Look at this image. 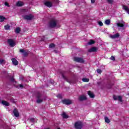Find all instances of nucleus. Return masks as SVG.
Listing matches in <instances>:
<instances>
[{
  "instance_id": "f257e3e1",
  "label": "nucleus",
  "mask_w": 129,
  "mask_h": 129,
  "mask_svg": "<svg viewBox=\"0 0 129 129\" xmlns=\"http://www.w3.org/2000/svg\"><path fill=\"white\" fill-rule=\"evenodd\" d=\"M48 25L50 28H55L57 26V20L54 18L51 19L48 22Z\"/></svg>"
},
{
  "instance_id": "f03ea898",
  "label": "nucleus",
  "mask_w": 129,
  "mask_h": 129,
  "mask_svg": "<svg viewBox=\"0 0 129 129\" xmlns=\"http://www.w3.org/2000/svg\"><path fill=\"white\" fill-rule=\"evenodd\" d=\"M82 122L80 121H77L75 123V128L76 129H81L82 128Z\"/></svg>"
},
{
  "instance_id": "7ed1b4c3",
  "label": "nucleus",
  "mask_w": 129,
  "mask_h": 129,
  "mask_svg": "<svg viewBox=\"0 0 129 129\" xmlns=\"http://www.w3.org/2000/svg\"><path fill=\"white\" fill-rule=\"evenodd\" d=\"M23 18L24 20H27V21H31L34 19V16L32 14H29V15H23Z\"/></svg>"
},
{
  "instance_id": "20e7f679",
  "label": "nucleus",
  "mask_w": 129,
  "mask_h": 129,
  "mask_svg": "<svg viewBox=\"0 0 129 129\" xmlns=\"http://www.w3.org/2000/svg\"><path fill=\"white\" fill-rule=\"evenodd\" d=\"M61 102L63 103V104H66V105H70V104H72V101L67 99L62 100Z\"/></svg>"
},
{
  "instance_id": "39448f33",
  "label": "nucleus",
  "mask_w": 129,
  "mask_h": 129,
  "mask_svg": "<svg viewBox=\"0 0 129 129\" xmlns=\"http://www.w3.org/2000/svg\"><path fill=\"white\" fill-rule=\"evenodd\" d=\"M7 42L10 46V47H15V46L16 45V43H15L14 40L12 39H8L7 40Z\"/></svg>"
},
{
  "instance_id": "423d86ee",
  "label": "nucleus",
  "mask_w": 129,
  "mask_h": 129,
  "mask_svg": "<svg viewBox=\"0 0 129 129\" xmlns=\"http://www.w3.org/2000/svg\"><path fill=\"white\" fill-rule=\"evenodd\" d=\"M74 61L78 63H84V59L81 57H75L74 58Z\"/></svg>"
},
{
  "instance_id": "0eeeda50",
  "label": "nucleus",
  "mask_w": 129,
  "mask_h": 129,
  "mask_svg": "<svg viewBox=\"0 0 129 129\" xmlns=\"http://www.w3.org/2000/svg\"><path fill=\"white\" fill-rule=\"evenodd\" d=\"M44 4L48 8H52V7H53V3L50 1H46Z\"/></svg>"
},
{
  "instance_id": "6e6552de",
  "label": "nucleus",
  "mask_w": 129,
  "mask_h": 129,
  "mask_svg": "<svg viewBox=\"0 0 129 129\" xmlns=\"http://www.w3.org/2000/svg\"><path fill=\"white\" fill-rule=\"evenodd\" d=\"M13 113L16 117H19L20 116V113H19V111H18V109L17 108L14 109Z\"/></svg>"
},
{
  "instance_id": "1a4fd4ad",
  "label": "nucleus",
  "mask_w": 129,
  "mask_h": 129,
  "mask_svg": "<svg viewBox=\"0 0 129 129\" xmlns=\"http://www.w3.org/2000/svg\"><path fill=\"white\" fill-rule=\"evenodd\" d=\"M86 99H87V98L83 95L79 97V100H80V101H83L84 100H86Z\"/></svg>"
},
{
  "instance_id": "9d476101",
  "label": "nucleus",
  "mask_w": 129,
  "mask_h": 129,
  "mask_svg": "<svg viewBox=\"0 0 129 129\" xmlns=\"http://www.w3.org/2000/svg\"><path fill=\"white\" fill-rule=\"evenodd\" d=\"M97 51V47H93L88 50V52L91 53L92 52H96Z\"/></svg>"
},
{
  "instance_id": "9b49d317",
  "label": "nucleus",
  "mask_w": 129,
  "mask_h": 129,
  "mask_svg": "<svg viewBox=\"0 0 129 129\" xmlns=\"http://www.w3.org/2000/svg\"><path fill=\"white\" fill-rule=\"evenodd\" d=\"M12 61L13 65L17 66V65L19 64V62L16 59V58H12Z\"/></svg>"
},
{
  "instance_id": "f8f14e48",
  "label": "nucleus",
  "mask_w": 129,
  "mask_h": 129,
  "mask_svg": "<svg viewBox=\"0 0 129 129\" xmlns=\"http://www.w3.org/2000/svg\"><path fill=\"white\" fill-rule=\"evenodd\" d=\"M19 52L20 53H23L24 56H28V52H26V51L23 49H20Z\"/></svg>"
},
{
  "instance_id": "ddd939ff",
  "label": "nucleus",
  "mask_w": 129,
  "mask_h": 129,
  "mask_svg": "<svg viewBox=\"0 0 129 129\" xmlns=\"http://www.w3.org/2000/svg\"><path fill=\"white\" fill-rule=\"evenodd\" d=\"M61 76L63 79L67 81V82H69V81L68 80V79H67V77H66L64 75L65 74V72H62L61 73Z\"/></svg>"
},
{
  "instance_id": "4468645a",
  "label": "nucleus",
  "mask_w": 129,
  "mask_h": 129,
  "mask_svg": "<svg viewBox=\"0 0 129 129\" xmlns=\"http://www.w3.org/2000/svg\"><path fill=\"white\" fill-rule=\"evenodd\" d=\"M16 6L17 7H23V6H24V2L22 1H18L16 4Z\"/></svg>"
},
{
  "instance_id": "2eb2a0df",
  "label": "nucleus",
  "mask_w": 129,
  "mask_h": 129,
  "mask_svg": "<svg viewBox=\"0 0 129 129\" xmlns=\"http://www.w3.org/2000/svg\"><path fill=\"white\" fill-rule=\"evenodd\" d=\"M111 38L112 39H115L116 38H119V33H117L113 35H111Z\"/></svg>"
},
{
  "instance_id": "dca6fc26",
  "label": "nucleus",
  "mask_w": 129,
  "mask_h": 129,
  "mask_svg": "<svg viewBox=\"0 0 129 129\" xmlns=\"http://www.w3.org/2000/svg\"><path fill=\"white\" fill-rule=\"evenodd\" d=\"M2 103L3 105H5L6 106H10V103L7 102V101L3 100Z\"/></svg>"
},
{
  "instance_id": "f3484780",
  "label": "nucleus",
  "mask_w": 129,
  "mask_h": 129,
  "mask_svg": "<svg viewBox=\"0 0 129 129\" xmlns=\"http://www.w3.org/2000/svg\"><path fill=\"white\" fill-rule=\"evenodd\" d=\"M88 94L91 98H94V94L91 92V91H89L88 92Z\"/></svg>"
},
{
  "instance_id": "a211bd4d",
  "label": "nucleus",
  "mask_w": 129,
  "mask_h": 129,
  "mask_svg": "<svg viewBox=\"0 0 129 129\" xmlns=\"http://www.w3.org/2000/svg\"><path fill=\"white\" fill-rule=\"evenodd\" d=\"M61 116L63 117V118H69V116H68L67 114H66V113L65 112H63V113L61 114Z\"/></svg>"
},
{
  "instance_id": "6ab92c4d",
  "label": "nucleus",
  "mask_w": 129,
  "mask_h": 129,
  "mask_svg": "<svg viewBox=\"0 0 129 129\" xmlns=\"http://www.w3.org/2000/svg\"><path fill=\"white\" fill-rule=\"evenodd\" d=\"M95 44V41L92 39H91L89 42H88V45H93Z\"/></svg>"
},
{
  "instance_id": "aec40b11",
  "label": "nucleus",
  "mask_w": 129,
  "mask_h": 129,
  "mask_svg": "<svg viewBox=\"0 0 129 129\" xmlns=\"http://www.w3.org/2000/svg\"><path fill=\"white\" fill-rule=\"evenodd\" d=\"M117 26L119 27L120 28H123V27H124V24L120 23H117Z\"/></svg>"
},
{
  "instance_id": "412c9836",
  "label": "nucleus",
  "mask_w": 129,
  "mask_h": 129,
  "mask_svg": "<svg viewBox=\"0 0 129 129\" xmlns=\"http://www.w3.org/2000/svg\"><path fill=\"white\" fill-rule=\"evenodd\" d=\"M5 20H7V18L6 17L3 16H0V22H3Z\"/></svg>"
},
{
  "instance_id": "4be33fe9",
  "label": "nucleus",
  "mask_w": 129,
  "mask_h": 129,
  "mask_svg": "<svg viewBox=\"0 0 129 129\" xmlns=\"http://www.w3.org/2000/svg\"><path fill=\"white\" fill-rule=\"evenodd\" d=\"M111 86H112V84H111V82H109L107 83V87L110 89V88H111Z\"/></svg>"
},
{
  "instance_id": "5701e85b",
  "label": "nucleus",
  "mask_w": 129,
  "mask_h": 129,
  "mask_svg": "<svg viewBox=\"0 0 129 129\" xmlns=\"http://www.w3.org/2000/svg\"><path fill=\"white\" fill-rule=\"evenodd\" d=\"M36 97H37V98H38V99H39L40 98H41L42 97V95L41 94V93L40 92H37Z\"/></svg>"
},
{
  "instance_id": "b1692460",
  "label": "nucleus",
  "mask_w": 129,
  "mask_h": 129,
  "mask_svg": "<svg viewBox=\"0 0 129 129\" xmlns=\"http://www.w3.org/2000/svg\"><path fill=\"white\" fill-rule=\"evenodd\" d=\"M105 121L107 123H109V122H110V120H109V119H108V117L106 116V117H105Z\"/></svg>"
},
{
  "instance_id": "393cba45",
  "label": "nucleus",
  "mask_w": 129,
  "mask_h": 129,
  "mask_svg": "<svg viewBox=\"0 0 129 129\" xmlns=\"http://www.w3.org/2000/svg\"><path fill=\"white\" fill-rule=\"evenodd\" d=\"M123 10H124V11H126V12H127L129 10L128 7H127L125 5L123 6Z\"/></svg>"
},
{
  "instance_id": "a878e982",
  "label": "nucleus",
  "mask_w": 129,
  "mask_h": 129,
  "mask_svg": "<svg viewBox=\"0 0 129 129\" xmlns=\"http://www.w3.org/2000/svg\"><path fill=\"white\" fill-rule=\"evenodd\" d=\"M15 32H16V33H17V34H19V33H20V32H21V28H20V27L17 28L15 30Z\"/></svg>"
},
{
  "instance_id": "bb28decb",
  "label": "nucleus",
  "mask_w": 129,
  "mask_h": 129,
  "mask_svg": "<svg viewBox=\"0 0 129 129\" xmlns=\"http://www.w3.org/2000/svg\"><path fill=\"white\" fill-rule=\"evenodd\" d=\"M10 28H11V26H10V25H9L8 24L5 26V30H10Z\"/></svg>"
},
{
  "instance_id": "cd10ccee",
  "label": "nucleus",
  "mask_w": 129,
  "mask_h": 129,
  "mask_svg": "<svg viewBox=\"0 0 129 129\" xmlns=\"http://www.w3.org/2000/svg\"><path fill=\"white\" fill-rule=\"evenodd\" d=\"M82 81L83 82H89V79H87V78H83L82 79Z\"/></svg>"
},
{
  "instance_id": "c85d7f7f",
  "label": "nucleus",
  "mask_w": 129,
  "mask_h": 129,
  "mask_svg": "<svg viewBox=\"0 0 129 129\" xmlns=\"http://www.w3.org/2000/svg\"><path fill=\"white\" fill-rule=\"evenodd\" d=\"M105 24H106V25H110V20L107 19V20H105Z\"/></svg>"
},
{
  "instance_id": "c756f323",
  "label": "nucleus",
  "mask_w": 129,
  "mask_h": 129,
  "mask_svg": "<svg viewBox=\"0 0 129 129\" xmlns=\"http://www.w3.org/2000/svg\"><path fill=\"white\" fill-rule=\"evenodd\" d=\"M117 99L120 102H122V97L121 96H118Z\"/></svg>"
},
{
  "instance_id": "7c9ffc66",
  "label": "nucleus",
  "mask_w": 129,
  "mask_h": 129,
  "mask_svg": "<svg viewBox=\"0 0 129 129\" xmlns=\"http://www.w3.org/2000/svg\"><path fill=\"white\" fill-rule=\"evenodd\" d=\"M97 73H98V74H101V73H102V71H101V70L98 69L97 70Z\"/></svg>"
},
{
  "instance_id": "2f4dec72",
  "label": "nucleus",
  "mask_w": 129,
  "mask_h": 129,
  "mask_svg": "<svg viewBox=\"0 0 129 129\" xmlns=\"http://www.w3.org/2000/svg\"><path fill=\"white\" fill-rule=\"evenodd\" d=\"M57 98H59V99H62V95H61V94H58L57 96Z\"/></svg>"
},
{
  "instance_id": "473e14b6",
  "label": "nucleus",
  "mask_w": 129,
  "mask_h": 129,
  "mask_svg": "<svg viewBox=\"0 0 129 129\" xmlns=\"http://www.w3.org/2000/svg\"><path fill=\"white\" fill-rule=\"evenodd\" d=\"M37 102L38 103H40L41 102H43V99H38L37 100Z\"/></svg>"
},
{
  "instance_id": "72a5a7b5",
  "label": "nucleus",
  "mask_w": 129,
  "mask_h": 129,
  "mask_svg": "<svg viewBox=\"0 0 129 129\" xmlns=\"http://www.w3.org/2000/svg\"><path fill=\"white\" fill-rule=\"evenodd\" d=\"M98 24L99 26H100V27L103 26V23L101 21H99L98 22Z\"/></svg>"
},
{
  "instance_id": "f704fd0d",
  "label": "nucleus",
  "mask_w": 129,
  "mask_h": 129,
  "mask_svg": "<svg viewBox=\"0 0 129 129\" xmlns=\"http://www.w3.org/2000/svg\"><path fill=\"white\" fill-rule=\"evenodd\" d=\"M49 48H54L55 47V44L53 43H51L49 44Z\"/></svg>"
},
{
  "instance_id": "c9c22d12",
  "label": "nucleus",
  "mask_w": 129,
  "mask_h": 129,
  "mask_svg": "<svg viewBox=\"0 0 129 129\" xmlns=\"http://www.w3.org/2000/svg\"><path fill=\"white\" fill-rule=\"evenodd\" d=\"M110 59L112 60V61H115V57L114 56H111Z\"/></svg>"
},
{
  "instance_id": "e433bc0d",
  "label": "nucleus",
  "mask_w": 129,
  "mask_h": 129,
  "mask_svg": "<svg viewBox=\"0 0 129 129\" xmlns=\"http://www.w3.org/2000/svg\"><path fill=\"white\" fill-rule=\"evenodd\" d=\"M10 80L12 82H15V78H14V77H12L10 78Z\"/></svg>"
},
{
  "instance_id": "4c0bfd02",
  "label": "nucleus",
  "mask_w": 129,
  "mask_h": 129,
  "mask_svg": "<svg viewBox=\"0 0 129 129\" xmlns=\"http://www.w3.org/2000/svg\"><path fill=\"white\" fill-rule=\"evenodd\" d=\"M113 98L114 100H117V99H118L117 96H116L115 95H113Z\"/></svg>"
},
{
  "instance_id": "58836bf2",
  "label": "nucleus",
  "mask_w": 129,
  "mask_h": 129,
  "mask_svg": "<svg viewBox=\"0 0 129 129\" xmlns=\"http://www.w3.org/2000/svg\"><path fill=\"white\" fill-rule=\"evenodd\" d=\"M107 1L108 3L110 4H111L113 3V0H107Z\"/></svg>"
},
{
  "instance_id": "ea45409f",
  "label": "nucleus",
  "mask_w": 129,
  "mask_h": 129,
  "mask_svg": "<svg viewBox=\"0 0 129 129\" xmlns=\"http://www.w3.org/2000/svg\"><path fill=\"white\" fill-rule=\"evenodd\" d=\"M30 121H32V122H34L35 121V118H31L30 119Z\"/></svg>"
},
{
  "instance_id": "a19ab883",
  "label": "nucleus",
  "mask_w": 129,
  "mask_h": 129,
  "mask_svg": "<svg viewBox=\"0 0 129 129\" xmlns=\"http://www.w3.org/2000/svg\"><path fill=\"white\" fill-rule=\"evenodd\" d=\"M5 5L7 7H10V4H9V3H8V2H5Z\"/></svg>"
},
{
  "instance_id": "79ce46f5",
  "label": "nucleus",
  "mask_w": 129,
  "mask_h": 129,
  "mask_svg": "<svg viewBox=\"0 0 129 129\" xmlns=\"http://www.w3.org/2000/svg\"><path fill=\"white\" fill-rule=\"evenodd\" d=\"M54 3H55V4H59V0H54Z\"/></svg>"
},
{
  "instance_id": "37998d69",
  "label": "nucleus",
  "mask_w": 129,
  "mask_h": 129,
  "mask_svg": "<svg viewBox=\"0 0 129 129\" xmlns=\"http://www.w3.org/2000/svg\"><path fill=\"white\" fill-rule=\"evenodd\" d=\"M4 61L5 60L4 59H0V64L4 63Z\"/></svg>"
},
{
  "instance_id": "c03bdc74",
  "label": "nucleus",
  "mask_w": 129,
  "mask_h": 129,
  "mask_svg": "<svg viewBox=\"0 0 129 129\" xmlns=\"http://www.w3.org/2000/svg\"><path fill=\"white\" fill-rule=\"evenodd\" d=\"M91 2L92 4H94V3H95V0H91Z\"/></svg>"
},
{
  "instance_id": "a18cd8bd",
  "label": "nucleus",
  "mask_w": 129,
  "mask_h": 129,
  "mask_svg": "<svg viewBox=\"0 0 129 129\" xmlns=\"http://www.w3.org/2000/svg\"><path fill=\"white\" fill-rule=\"evenodd\" d=\"M19 87H24V86L23 85H20V86H19Z\"/></svg>"
},
{
  "instance_id": "49530a36",
  "label": "nucleus",
  "mask_w": 129,
  "mask_h": 129,
  "mask_svg": "<svg viewBox=\"0 0 129 129\" xmlns=\"http://www.w3.org/2000/svg\"><path fill=\"white\" fill-rule=\"evenodd\" d=\"M44 129H51V128H50L49 127H46V128H44Z\"/></svg>"
},
{
  "instance_id": "de8ad7c7",
  "label": "nucleus",
  "mask_w": 129,
  "mask_h": 129,
  "mask_svg": "<svg viewBox=\"0 0 129 129\" xmlns=\"http://www.w3.org/2000/svg\"><path fill=\"white\" fill-rule=\"evenodd\" d=\"M127 13L129 14V10L127 12Z\"/></svg>"
},
{
  "instance_id": "09e8293b",
  "label": "nucleus",
  "mask_w": 129,
  "mask_h": 129,
  "mask_svg": "<svg viewBox=\"0 0 129 129\" xmlns=\"http://www.w3.org/2000/svg\"><path fill=\"white\" fill-rule=\"evenodd\" d=\"M57 129H60V128H58Z\"/></svg>"
}]
</instances>
